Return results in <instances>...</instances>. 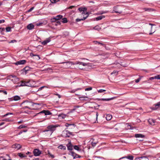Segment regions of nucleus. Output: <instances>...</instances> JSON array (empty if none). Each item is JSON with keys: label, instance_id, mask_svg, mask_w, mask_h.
<instances>
[{"label": "nucleus", "instance_id": "f257e3e1", "mask_svg": "<svg viewBox=\"0 0 160 160\" xmlns=\"http://www.w3.org/2000/svg\"><path fill=\"white\" fill-rule=\"evenodd\" d=\"M62 63H65L66 64L65 67L66 68H69L72 65L78 64L80 65L79 66V68L81 69H83L84 68L81 66H85L88 65V63L79 62H76L75 63H73V62H62Z\"/></svg>", "mask_w": 160, "mask_h": 160}, {"label": "nucleus", "instance_id": "f03ea898", "mask_svg": "<svg viewBox=\"0 0 160 160\" xmlns=\"http://www.w3.org/2000/svg\"><path fill=\"white\" fill-rule=\"evenodd\" d=\"M153 26H154V25L150 23L148 25H147L146 27V30L148 32H150L149 35L152 34L156 31L155 28H153Z\"/></svg>", "mask_w": 160, "mask_h": 160}, {"label": "nucleus", "instance_id": "7ed1b4c3", "mask_svg": "<svg viewBox=\"0 0 160 160\" xmlns=\"http://www.w3.org/2000/svg\"><path fill=\"white\" fill-rule=\"evenodd\" d=\"M58 127L57 125H51L48 126L47 127L48 130H46L44 132H49L51 135L52 132L56 130V128Z\"/></svg>", "mask_w": 160, "mask_h": 160}, {"label": "nucleus", "instance_id": "20e7f679", "mask_svg": "<svg viewBox=\"0 0 160 160\" xmlns=\"http://www.w3.org/2000/svg\"><path fill=\"white\" fill-rule=\"evenodd\" d=\"M32 83V81H29L28 82H25L24 81H22L21 86H27L28 87H33L34 86L31 83Z\"/></svg>", "mask_w": 160, "mask_h": 160}, {"label": "nucleus", "instance_id": "39448f33", "mask_svg": "<svg viewBox=\"0 0 160 160\" xmlns=\"http://www.w3.org/2000/svg\"><path fill=\"white\" fill-rule=\"evenodd\" d=\"M85 104L87 105V106L89 108H95V106L94 105L95 104L90 102H88L85 103Z\"/></svg>", "mask_w": 160, "mask_h": 160}, {"label": "nucleus", "instance_id": "423d86ee", "mask_svg": "<svg viewBox=\"0 0 160 160\" xmlns=\"http://www.w3.org/2000/svg\"><path fill=\"white\" fill-rule=\"evenodd\" d=\"M33 152L35 156H38L41 154V152L38 149H34Z\"/></svg>", "mask_w": 160, "mask_h": 160}, {"label": "nucleus", "instance_id": "0eeeda50", "mask_svg": "<svg viewBox=\"0 0 160 160\" xmlns=\"http://www.w3.org/2000/svg\"><path fill=\"white\" fill-rule=\"evenodd\" d=\"M160 107V102H158L157 104H154L153 106L151 107V109L152 110H156Z\"/></svg>", "mask_w": 160, "mask_h": 160}, {"label": "nucleus", "instance_id": "6e6552de", "mask_svg": "<svg viewBox=\"0 0 160 160\" xmlns=\"http://www.w3.org/2000/svg\"><path fill=\"white\" fill-rule=\"evenodd\" d=\"M21 147V146L20 144L17 143L14 144L12 146V148L15 149H17L18 150L20 149Z\"/></svg>", "mask_w": 160, "mask_h": 160}, {"label": "nucleus", "instance_id": "1a4fd4ad", "mask_svg": "<svg viewBox=\"0 0 160 160\" xmlns=\"http://www.w3.org/2000/svg\"><path fill=\"white\" fill-rule=\"evenodd\" d=\"M68 149V150L71 151L73 149V146L72 145L71 142H69L68 144L67 145Z\"/></svg>", "mask_w": 160, "mask_h": 160}, {"label": "nucleus", "instance_id": "9d476101", "mask_svg": "<svg viewBox=\"0 0 160 160\" xmlns=\"http://www.w3.org/2000/svg\"><path fill=\"white\" fill-rule=\"evenodd\" d=\"M42 104L41 103H34L32 102H29V105L31 107L30 108H33V106H34L35 105H41Z\"/></svg>", "mask_w": 160, "mask_h": 160}, {"label": "nucleus", "instance_id": "9b49d317", "mask_svg": "<svg viewBox=\"0 0 160 160\" xmlns=\"http://www.w3.org/2000/svg\"><path fill=\"white\" fill-rule=\"evenodd\" d=\"M26 62L25 60H20L15 62V63L16 65L24 64Z\"/></svg>", "mask_w": 160, "mask_h": 160}, {"label": "nucleus", "instance_id": "f8f14e48", "mask_svg": "<svg viewBox=\"0 0 160 160\" xmlns=\"http://www.w3.org/2000/svg\"><path fill=\"white\" fill-rule=\"evenodd\" d=\"M8 77L10 79L12 78H14V80L15 81H13L14 82H16L18 81V78H17L15 75H10L8 76Z\"/></svg>", "mask_w": 160, "mask_h": 160}, {"label": "nucleus", "instance_id": "ddd939ff", "mask_svg": "<svg viewBox=\"0 0 160 160\" xmlns=\"http://www.w3.org/2000/svg\"><path fill=\"white\" fill-rule=\"evenodd\" d=\"M134 157L133 156L131 155V156H125L119 159H124L126 158L127 159H128L130 160H133V159Z\"/></svg>", "mask_w": 160, "mask_h": 160}, {"label": "nucleus", "instance_id": "4468645a", "mask_svg": "<svg viewBox=\"0 0 160 160\" xmlns=\"http://www.w3.org/2000/svg\"><path fill=\"white\" fill-rule=\"evenodd\" d=\"M34 27V26L32 24L30 23L27 26V28L28 29L31 30L33 29Z\"/></svg>", "mask_w": 160, "mask_h": 160}, {"label": "nucleus", "instance_id": "2eb2a0df", "mask_svg": "<svg viewBox=\"0 0 160 160\" xmlns=\"http://www.w3.org/2000/svg\"><path fill=\"white\" fill-rule=\"evenodd\" d=\"M78 10L80 12H82V14H83L85 13V12H86L87 8H78Z\"/></svg>", "mask_w": 160, "mask_h": 160}, {"label": "nucleus", "instance_id": "dca6fc26", "mask_svg": "<svg viewBox=\"0 0 160 160\" xmlns=\"http://www.w3.org/2000/svg\"><path fill=\"white\" fill-rule=\"evenodd\" d=\"M148 122L149 124L152 125H154L155 123V120L153 119H149L148 120Z\"/></svg>", "mask_w": 160, "mask_h": 160}, {"label": "nucleus", "instance_id": "f3484780", "mask_svg": "<svg viewBox=\"0 0 160 160\" xmlns=\"http://www.w3.org/2000/svg\"><path fill=\"white\" fill-rule=\"evenodd\" d=\"M39 106V105H35V106H33V107L32 108H30V107H29L28 106H26V108H27L30 109H33V110H35V109H37L40 108Z\"/></svg>", "mask_w": 160, "mask_h": 160}, {"label": "nucleus", "instance_id": "a211bd4d", "mask_svg": "<svg viewBox=\"0 0 160 160\" xmlns=\"http://www.w3.org/2000/svg\"><path fill=\"white\" fill-rule=\"evenodd\" d=\"M50 41V39L49 38H47L45 40L42 42V44L44 45H46L47 43Z\"/></svg>", "mask_w": 160, "mask_h": 160}, {"label": "nucleus", "instance_id": "6ab92c4d", "mask_svg": "<svg viewBox=\"0 0 160 160\" xmlns=\"http://www.w3.org/2000/svg\"><path fill=\"white\" fill-rule=\"evenodd\" d=\"M86 14H87V16L85 17H84L83 18L80 19L79 18H77L76 19V21L77 22H79L81 20H85L88 16V12H86Z\"/></svg>", "mask_w": 160, "mask_h": 160}, {"label": "nucleus", "instance_id": "aec40b11", "mask_svg": "<svg viewBox=\"0 0 160 160\" xmlns=\"http://www.w3.org/2000/svg\"><path fill=\"white\" fill-rule=\"evenodd\" d=\"M106 119L108 121H109L111 120L112 118V116L110 114H107L106 115Z\"/></svg>", "mask_w": 160, "mask_h": 160}, {"label": "nucleus", "instance_id": "412c9836", "mask_svg": "<svg viewBox=\"0 0 160 160\" xmlns=\"http://www.w3.org/2000/svg\"><path fill=\"white\" fill-rule=\"evenodd\" d=\"M135 137L136 138H143L144 137V136L141 134H136L135 135Z\"/></svg>", "mask_w": 160, "mask_h": 160}, {"label": "nucleus", "instance_id": "4be33fe9", "mask_svg": "<svg viewBox=\"0 0 160 160\" xmlns=\"http://www.w3.org/2000/svg\"><path fill=\"white\" fill-rule=\"evenodd\" d=\"M69 152H70L71 153V155L73 157V158L75 159L76 158V155H77V154L75 152L73 151H70Z\"/></svg>", "mask_w": 160, "mask_h": 160}, {"label": "nucleus", "instance_id": "5701e85b", "mask_svg": "<svg viewBox=\"0 0 160 160\" xmlns=\"http://www.w3.org/2000/svg\"><path fill=\"white\" fill-rule=\"evenodd\" d=\"M114 12L116 13H119L120 14L122 13V11H118L117 10V7H114V10L113 12Z\"/></svg>", "mask_w": 160, "mask_h": 160}, {"label": "nucleus", "instance_id": "b1692460", "mask_svg": "<svg viewBox=\"0 0 160 160\" xmlns=\"http://www.w3.org/2000/svg\"><path fill=\"white\" fill-rule=\"evenodd\" d=\"M105 17L103 16H101L99 17H98L95 18L96 20L97 21L101 20L103 18H104Z\"/></svg>", "mask_w": 160, "mask_h": 160}, {"label": "nucleus", "instance_id": "393cba45", "mask_svg": "<svg viewBox=\"0 0 160 160\" xmlns=\"http://www.w3.org/2000/svg\"><path fill=\"white\" fill-rule=\"evenodd\" d=\"M18 155L21 158L26 157L27 156L24 155L23 154L21 153H18Z\"/></svg>", "mask_w": 160, "mask_h": 160}, {"label": "nucleus", "instance_id": "a878e982", "mask_svg": "<svg viewBox=\"0 0 160 160\" xmlns=\"http://www.w3.org/2000/svg\"><path fill=\"white\" fill-rule=\"evenodd\" d=\"M58 148L61 149L65 150L66 149V147L65 146H63L62 145H61L58 147Z\"/></svg>", "mask_w": 160, "mask_h": 160}, {"label": "nucleus", "instance_id": "bb28decb", "mask_svg": "<svg viewBox=\"0 0 160 160\" xmlns=\"http://www.w3.org/2000/svg\"><path fill=\"white\" fill-rule=\"evenodd\" d=\"M23 98H21L20 97L18 96H16L14 97L13 100H19L21 99H23Z\"/></svg>", "mask_w": 160, "mask_h": 160}, {"label": "nucleus", "instance_id": "cd10ccee", "mask_svg": "<svg viewBox=\"0 0 160 160\" xmlns=\"http://www.w3.org/2000/svg\"><path fill=\"white\" fill-rule=\"evenodd\" d=\"M143 9L146 11H148L149 12L152 11L154 10L153 9H152L151 8H144Z\"/></svg>", "mask_w": 160, "mask_h": 160}, {"label": "nucleus", "instance_id": "c85d7f7f", "mask_svg": "<svg viewBox=\"0 0 160 160\" xmlns=\"http://www.w3.org/2000/svg\"><path fill=\"white\" fill-rule=\"evenodd\" d=\"M45 115H51L52 114V113L48 110H45Z\"/></svg>", "mask_w": 160, "mask_h": 160}, {"label": "nucleus", "instance_id": "c756f323", "mask_svg": "<svg viewBox=\"0 0 160 160\" xmlns=\"http://www.w3.org/2000/svg\"><path fill=\"white\" fill-rule=\"evenodd\" d=\"M117 99V98L116 97H113L110 98H108V99H105L103 98L102 99V100H112V99Z\"/></svg>", "mask_w": 160, "mask_h": 160}, {"label": "nucleus", "instance_id": "7c9ffc66", "mask_svg": "<svg viewBox=\"0 0 160 160\" xmlns=\"http://www.w3.org/2000/svg\"><path fill=\"white\" fill-rule=\"evenodd\" d=\"M58 20V18H57L56 17H54L51 19V21L52 22H55L56 21Z\"/></svg>", "mask_w": 160, "mask_h": 160}, {"label": "nucleus", "instance_id": "2f4dec72", "mask_svg": "<svg viewBox=\"0 0 160 160\" xmlns=\"http://www.w3.org/2000/svg\"><path fill=\"white\" fill-rule=\"evenodd\" d=\"M140 160H148V159L147 157L143 156L140 157Z\"/></svg>", "mask_w": 160, "mask_h": 160}, {"label": "nucleus", "instance_id": "473e14b6", "mask_svg": "<svg viewBox=\"0 0 160 160\" xmlns=\"http://www.w3.org/2000/svg\"><path fill=\"white\" fill-rule=\"evenodd\" d=\"M114 64L116 66H117V67H119L120 65L124 67H126V65L125 64L123 65V64H121L119 63H115Z\"/></svg>", "mask_w": 160, "mask_h": 160}, {"label": "nucleus", "instance_id": "72a5a7b5", "mask_svg": "<svg viewBox=\"0 0 160 160\" xmlns=\"http://www.w3.org/2000/svg\"><path fill=\"white\" fill-rule=\"evenodd\" d=\"M73 148L75 150H77V151H79L80 150L79 148L78 147V146L77 145L74 146Z\"/></svg>", "mask_w": 160, "mask_h": 160}, {"label": "nucleus", "instance_id": "f704fd0d", "mask_svg": "<svg viewBox=\"0 0 160 160\" xmlns=\"http://www.w3.org/2000/svg\"><path fill=\"white\" fill-rule=\"evenodd\" d=\"M68 133V134L70 135H72V132L68 131H63V133Z\"/></svg>", "mask_w": 160, "mask_h": 160}, {"label": "nucleus", "instance_id": "c9c22d12", "mask_svg": "<svg viewBox=\"0 0 160 160\" xmlns=\"http://www.w3.org/2000/svg\"><path fill=\"white\" fill-rule=\"evenodd\" d=\"M94 29L95 30H97L98 31H99L101 29V28L99 26H96L94 27Z\"/></svg>", "mask_w": 160, "mask_h": 160}, {"label": "nucleus", "instance_id": "e433bc0d", "mask_svg": "<svg viewBox=\"0 0 160 160\" xmlns=\"http://www.w3.org/2000/svg\"><path fill=\"white\" fill-rule=\"evenodd\" d=\"M62 22L63 23H66L68 22V21L67 20V19L66 18H64L62 19Z\"/></svg>", "mask_w": 160, "mask_h": 160}, {"label": "nucleus", "instance_id": "4c0bfd02", "mask_svg": "<svg viewBox=\"0 0 160 160\" xmlns=\"http://www.w3.org/2000/svg\"><path fill=\"white\" fill-rule=\"evenodd\" d=\"M98 142H92L91 143V144L93 147H94L96 146V145L98 143Z\"/></svg>", "mask_w": 160, "mask_h": 160}, {"label": "nucleus", "instance_id": "58836bf2", "mask_svg": "<svg viewBox=\"0 0 160 160\" xmlns=\"http://www.w3.org/2000/svg\"><path fill=\"white\" fill-rule=\"evenodd\" d=\"M66 115L61 114L59 115V117H61L62 118L64 119L66 117Z\"/></svg>", "mask_w": 160, "mask_h": 160}, {"label": "nucleus", "instance_id": "ea45409f", "mask_svg": "<svg viewBox=\"0 0 160 160\" xmlns=\"http://www.w3.org/2000/svg\"><path fill=\"white\" fill-rule=\"evenodd\" d=\"M50 1L52 3H54L59 1V0H50Z\"/></svg>", "mask_w": 160, "mask_h": 160}, {"label": "nucleus", "instance_id": "a19ab883", "mask_svg": "<svg viewBox=\"0 0 160 160\" xmlns=\"http://www.w3.org/2000/svg\"><path fill=\"white\" fill-rule=\"evenodd\" d=\"M62 134H63V136L65 137H70V135L68 134V133H67L66 134V133H63Z\"/></svg>", "mask_w": 160, "mask_h": 160}, {"label": "nucleus", "instance_id": "79ce46f5", "mask_svg": "<svg viewBox=\"0 0 160 160\" xmlns=\"http://www.w3.org/2000/svg\"><path fill=\"white\" fill-rule=\"evenodd\" d=\"M67 125H66V127H68L69 126L72 125L73 127H75L76 126V125L74 123H72V124H68V123H67Z\"/></svg>", "mask_w": 160, "mask_h": 160}, {"label": "nucleus", "instance_id": "37998d69", "mask_svg": "<svg viewBox=\"0 0 160 160\" xmlns=\"http://www.w3.org/2000/svg\"><path fill=\"white\" fill-rule=\"evenodd\" d=\"M6 29L7 32H10L11 30V28L10 27H8L6 28Z\"/></svg>", "mask_w": 160, "mask_h": 160}, {"label": "nucleus", "instance_id": "c03bdc74", "mask_svg": "<svg viewBox=\"0 0 160 160\" xmlns=\"http://www.w3.org/2000/svg\"><path fill=\"white\" fill-rule=\"evenodd\" d=\"M106 91L104 89H100L98 90V92L99 93H102Z\"/></svg>", "mask_w": 160, "mask_h": 160}, {"label": "nucleus", "instance_id": "a18cd8bd", "mask_svg": "<svg viewBox=\"0 0 160 160\" xmlns=\"http://www.w3.org/2000/svg\"><path fill=\"white\" fill-rule=\"evenodd\" d=\"M154 78L158 79H160V75L154 76Z\"/></svg>", "mask_w": 160, "mask_h": 160}, {"label": "nucleus", "instance_id": "49530a36", "mask_svg": "<svg viewBox=\"0 0 160 160\" xmlns=\"http://www.w3.org/2000/svg\"><path fill=\"white\" fill-rule=\"evenodd\" d=\"M26 127V126H25V125H21L20 126H19L18 128H19V129H21V128H25Z\"/></svg>", "mask_w": 160, "mask_h": 160}, {"label": "nucleus", "instance_id": "de8ad7c7", "mask_svg": "<svg viewBox=\"0 0 160 160\" xmlns=\"http://www.w3.org/2000/svg\"><path fill=\"white\" fill-rule=\"evenodd\" d=\"M29 67H25L24 68V70H25V71L26 72L28 71L29 70Z\"/></svg>", "mask_w": 160, "mask_h": 160}, {"label": "nucleus", "instance_id": "09e8293b", "mask_svg": "<svg viewBox=\"0 0 160 160\" xmlns=\"http://www.w3.org/2000/svg\"><path fill=\"white\" fill-rule=\"evenodd\" d=\"M56 18H58V20H59L62 18V16L61 15H58L56 17Z\"/></svg>", "mask_w": 160, "mask_h": 160}, {"label": "nucleus", "instance_id": "8fccbe9b", "mask_svg": "<svg viewBox=\"0 0 160 160\" xmlns=\"http://www.w3.org/2000/svg\"><path fill=\"white\" fill-rule=\"evenodd\" d=\"M118 72L117 71H113L111 73V74H115L116 75H117L118 73Z\"/></svg>", "mask_w": 160, "mask_h": 160}, {"label": "nucleus", "instance_id": "3c124183", "mask_svg": "<svg viewBox=\"0 0 160 160\" xmlns=\"http://www.w3.org/2000/svg\"><path fill=\"white\" fill-rule=\"evenodd\" d=\"M12 114H13L12 113L8 112V113H7L6 114L4 115H3V117H6V116H7L8 115H12Z\"/></svg>", "mask_w": 160, "mask_h": 160}, {"label": "nucleus", "instance_id": "603ef678", "mask_svg": "<svg viewBox=\"0 0 160 160\" xmlns=\"http://www.w3.org/2000/svg\"><path fill=\"white\" fill-rule=\"evenodd\" d=\"M17 42V41L15 40H13L11 41L10 42H8L9 43H14L16 42Z\"/></svg>", "mask_w": 160, "mask_h": 160}, {"label": "nucleus", "instance_id": "864d4df0", "mask_svg": "<svg viewBox=\"0 0 160 160\" xmlns=\"http://www.w3.org/2000/svg\"><path fill=\"white\" fill-rule=\"evenodd\" d=\"M92 88L91 87H89V88H86L85 89V91H89V90H92Z\"/></svg>", "mask_w": 160, "mask_h": 160}, {"label": "nucleus", "instance_id": "5fc2aeb1", "mask_svg": "<svg viewBox=\"0 0 160 160\" xmlns=\"http://www.w3.org/2000/svg\"><path fill=\"white\" fill-rule=\"evenodd\" d=\"M0 92H2L6 95L7 94V92L6 91H3L2 90H0Z\"/></svg>", "mask_w": 160, "mask_h": 160}, {"label": "nucleus", "instance_id": "6e6d98bb", "mask_svg": "<svg viewBox=\"0 0 160 160\" xmlns=\"http://www.w3.org/2000/svg\"><path fill=\"white\" fill-rule=\"evenodd\" d=\"M141 79V78H138V79H137L135 80V82L137 83L138 82H139V81Z\"/></svg>", "mask_w": 160, "mask_h": 160}, {"label": "nucleus", "instance_id": "4d7b16f0", "mask_svg": "<svg viewBox=\"0 0 160 160\" xmlns=\"http://www.w3.org/2000/svg\"><path fill=\"white\" fill-rule=\"evenodd\" d=\"M45 110H43L42 111L39 112V113H38L37 114H39L42 113H44L45 114Z\"/></svg>", "mask_w": 160, "mask_h": 160}, {"label": "nucleus", "instance_id": "13d9d810", "mask_svg": "<svg viewBox=\"0 0 160 160\" xmlns=\"http://www.w3.org/2000/svg\"><path fill=\"white\" fill-rule=\"evenodd\" d=\"M45 87L44 86H42V87H41V88H40L38 90V91H40L42 90V89L44 88Z\"/></svg>", "mask_w": 160, "mask_h": 160}, {"label": "nucleus", "instance_id": "bf43d9fd", "mask_svg": "<svg viewBox=\"0 0 160 160\" xmlns=\"http://www.w3.org/2000/svg\"><path fill=\"white\" fill-rule=\"evenodd\" d=\"M3 120L4 121H8V122H9V121H10L9 120V118H5Z\"/></svg>", "mask_w": 160, "mask_h": 160}, {"label": "nucleus", "instance_id": "052dcab7", "mask_svg": "<svg viewBox=\"0 0 160 160\" xmlns=\"http://www.w3.org/2000/svg\"><path fill=\"white\" fill-rule=\"evenodd\" d=\"M61 24V23L60 22H59V21H57L56 22V25H59V24Z\"/></svg>", "mask_w": 160, "mask_h": 160}, {"label": "nucleus", "instance_id": "680f3d73", "mask_svg": "<svg viewBox=\"0 0 160 160\" xmlns=\"http://www.w3.org/2000/svg\"><path fill=\"white\" fill-rule=\"evenodd\" d=\"M33 8H34L33 7L31 8L28 10V12H30L33 9Z\"/></svg>", "mask_w": 160, "mask_h": 160}, {"label": "nucleus", "instance_id": "e2e57ef3", "mask_svg": "<svg viewBox=\"0 0 160 160\" xmlns=\"http://www.w3.org/2000/svg\"><path fill=\"white\" fill-rule=\"evenodd\" d=\"M81 157V156L78 154H77V155H76V158H80Z\"/></svg>", "mask_w": 160, "mask_h": 160}, {"label": "nucleus", "instance_id": "0e129e2a", "mask_svg": "<svg viewBox=\"0 0 160 160\" xmlns=\"http://www.w3.org/2000/svg\"><path fill=\"white\" fill-rule=\"evenodd\" d=\"M42 23H37L36 25H37V26H39L41 25L42 24Z\"/></svg>", "mask_w": 160, "mask_h": 160}, {"label": "nucleus", "instance_id": "69168bd1", "mask_svg": "<svg viewBox=\"0 0 160 160\" xmlns=\"http://www.w3.org/2000/svg\"><path fill=\"white\" fill-rule=\"evenodd\" d=\"M23 122V120H21V121H19L18 122V123L20 124L21 123Z\"/></svg>", "mask_w": 160, "mask_h": 160}, {"label": "nucleus", "instance_id": "338daca9", "mask_svg": "<svg viewBox=\"0 0 160 160\" xmlns=\"http://www.w3.org/2000/svg\"><path fill=\"white\" fill-rule=\"evenodd\" d=\"M4 22V21L3 20H0V23L2 22Z\"/></svg>", "mask_w": 160, "mask_h": 160}, {"label": "nucleus", "instance_id": "774afa93", "mask_svg": "<svg viewBox=\"0 0 160 160\" xmlns=\"http://www.w3.org/2000/svg\"><path fill=\"white\" fill-rule=\"evenodd\" d=\"M135 160H140V157L138 158H136Z\"/></svg>", "mask_w": 160, "mask_h": 160}]
</instances>
